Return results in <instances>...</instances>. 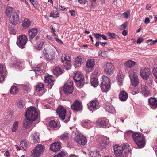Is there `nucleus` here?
I'll list each match as a JSON object with an SVG mask.
<instances>
[{"mask_svg":"<svg viewBox=\"0 0 157 157\" xmlns=\"http://www.w3.org/2000/svg\"><path fill=\"white\" fill-rule=\"evenodd\" d=\"M56 50L52 45L47 44L44 45V49L42 52L44 55V59L46 60L50 61L56 57Z\"/></svg>","mask_w":157,"mask_h":157,"instance_id":"1","label":"nucleus"},{"mask_svg":"<svg viewBox=\"0 0 157 157\" xmlns=\"http://www.w3.org/2000/svg\"><path fill=\"white\" fill-rule=\"evenodd\" d=\"M133 139L139 148L143 147L146 144L145 138L144 135L140 133L135 132L132 135Z\"/></svg>","mask_w":157,"mask_h":157,"instance_id":"2","label":"nucleus"},{"mask_svg":"<svg viewBox=\"0 0 157 157\" xmlns=\"http://www.w3.org/2000/svg\"><path fill=\"white\" fill-rule=\"evenodd\" d=\"M25 116L26 118L34 121L37 119L38 113L35 107H31L26 111Z\"/></svg>","mask_w":157,"mask_h":157,"instance_id":"3","label":"nucleus"},{"mask_svg":"<svg viewBox=\"0 0 157 157\" xmlns=\"http://www.w3.org/2000/svg\"><path fill=\"white\" fill-rule=\"evenodd\" d=\"M110 80L109 77L105 75L102 76V81L101 84L100 85L102 91H108L110 89Z\"/></svg>","mask_w":157,"mask_h":157,"instance_id":"4","label":"nucleus"},{"mask_svg":"<svg viewBox=\"0 0 157 157\" xmlns=\"http://www.w3.org/2000/svg\"><path fill=\"white\" fill-rule=\"evenodd\" d=\"M56 112L60 119L62 120L65 119L64 121V122H67L69 121L70 117L69 116L65 117L66 110L63 107L61 106L59 107L56 110Z\"/></svg>","mask_w":157,"mask_h":157,"instance_id":"5","label":"nucleus"},{"mask_svg":"<svg viewBox=\"0 0 157 157\" xmlns=\"http://www.w3.org/2000/svg\"><path fill=\"white\" fill-rule=\"evenodd\" d=\"M71 59L67 54H64L61 57L62 62L63 63L64 67L67 70L71 68Z\"/></svg>","mask_w":157,"mask_h":157,"instance_id":"6","label":"nucleus"},{"mask_svg":"<svg viewBox=\"0 0 157 157\" xmlns=\"http://www.w3.org/2000/svg\"><path fill=\"white\" fill-rule=\"evenodd\" d=\"M74 88L73 81L69 80L63 87V91L66 94H69L72 93Z\"/></svg>","mask_w":157,"mask_h":157,"instance_id":"7","label":"nucleus"},{"mask_svg":"<svg viewBox=\"0 0 157 157\" xmlns=\"http://www.w3.org/2000/svg\"><path fill=\"white\" fill-rule=\"evenodd\" d=\"M44 147L40 144H38L32 150V155L34 157H38L43 152Z\"/></svg>","mask_w":157,"mask_h":157,"instance_id":"8","label":"nucleus"},{"mask_svg":"<svg viewBox=\"0 0 157 157\" xmlns=\"http://www.w3.org/2000/svg\"><path fill=\"white\" fill-rule=\"evenodd\" d=\"M28 40L27 36L25 35H19L18 36L17 44L21 48H23L25 46Z\"/></svg>","mask_w":157,"mask_h":157,"instance_id":"9","label":"nucleus"},{"mask_svg":"<svg viewBox=\"0 0 157 157\" xmlns=\"http://www.w3.org/2000/svg\"><path fill=\"white\" fill-rule=\"evenodd\" d=\"M129 77L131 84L134 87L137 86L139 83L137 73L134 72H132L129 74Z\"/></svg>","mask_w":157,"mask_h":157,"instance_id":"10","label":"nucleus"},{"mask_svg":"<svg viewBox=\"0 0 157 157\" xmlns=\"http://www.w3.org/2000/svg\"><path fill=\"white\" fill-rule=\"evenodd\" d=\"M114 154L115 155L117 156L120 157L122 156L123 157H125V155L123 150V148L121 146L118 145H115L113 147Z\"/></svg>","mask_w":157,"mask_h":157,"instance_id":"11","label":"nucleus"},{"mask_svg":"<svg viewBox=\"0 0 157 157\" xmlns=\"http://www.w3.org/2000/svg\"><path fill=\"white\" fill-rule=\"evenodd\" d=\"M71 109L75 111H80L82 109V105L81 102L77 100H75L71 105Z\"/></svg>","mask_w":157,"mask_h":157,"instance_id":"12","label":"nucleus"},{"mask_svg":"<svg viewBox=\"0 0 157 157\" xmlns=\"http://www.w3.org/2000/svg\"><path fill=\"white\" fill-rule=\"evenodd\" d=\"M10 22L13 25H17L19 22V15L16 12L12 14V15L8 17Z\"/></svg>","mask_w":157,"mask_h":157,"instance_id":"13","label":"nucleus"},{"mask_svg":"<svg viewBox=\"0 0 157 157\" xmlns=\"http://www.w3.org/2000/svg\"><path fill=\"white\" fill-rule=\"evenodd\" d=\"M141 77L144 79L147 80L149 78L150 74V70L147 67L141 68L140 72Z\"/></svg>","mask_w":157,"mask_h":157,"instance_id":"14","label":"nucleus"},{"mask_svg":"<svg viewBox=\"0 0 157 157\" xmlns=\"http://www.w3.org/2000/svg\"><path fill=\"white\" fill-rule=\"evenodd\" d=\"M114 71V67L113 64L110 63H107L104 66V71L107 74L110 75Z\"/></svg>","mask_w":157,"mask_h":157,"instance_id":"15","label":"nucleus"},{"mask_svg":"<svg viewBox=\"0 0 157 157\" xmlns=\"http://www.w3.org/2000/svg\"><path fill=\"white\" fill-rule=\"evenodd\" d=\"M75 141L78 144L84 145L87 143L86 138L82 135L78 134L75 138Z\"/></svg>","mask_w":157,"mask_h":157,"instance_id":"16","label":"nucleus"},{"mask_svg":"<svg viewBox=\"0 0 157 157\" xmlns=\"http://www.w3.org/2000/svg\"><path fill=\"white\" fill-rule=\"evenodd\" d=\"M90 106L88 107V109L92 111L97 109L100 107L99 103L97 100H94L90 101Z\"/></svg>","mask_w":157,"mask_h":157,"instance_id":"17","label":"nucleus"},{"mask_svg":"<svg viewBox=\"0 0 157 157\" xmlns=\"http://www.w3.org/2000/svg\"><path fill=\"white\" fill-rule=\"evenodd\" d=\"M28 36L30 40H32L37 35L38 33V29L33 28L28 30Z\"/></svg>","mask_w":157,"mask_h":157,"instance_id":"18","label":"nucleus"},{"mask_svg":"<svg viewBox=\"0 0 157 157\" xmlns=\"http://www.w3.org/2000/svg\"><path fill=\"white\" fill-rule=\"evenodd\" d=\"M54 81L53 77L52 75H48L45 77L44 82L45 83H48V87L49 89L53 86Z\"/></svg>","mask_w":157,"mask_h":157,"instance_id":"19","label":"nucleus"},{"mask_svg":"<svg viewBox=\"0 0 157 157\" xmlns=\"http://www.w3.org/2000/svg\"><path fill=\"white\" fill-rule=\"evenodd\" d=\"M83 76L81 73L77 72L74 75L73 78L75 82L80 84L82 83L83 79Z\"/></svg>","mask_w":157,"mask_h":157,"instance_id":"20","label":"nucleus"},{"mask_svg":"<svg viewBox=\"0 0 157 157\" xmlns=\"http://www.w3.org/2000/svg\"><path fill=\"white\" fill-rule=\"evenodd\" d=\"M84 61V58L82 56H77L75 59V64L74 65L75 68L80 67L81 66V64L83 63Z\"/></svg>","mask_w":157,"mask_h":157,"instance_id":"21","label":"nucleus"},{"mask_svg":"<svg viewBox=\"0 0 157 157\" xmlns=\"http://www.w3.org/2000/svg\"><path fill=\"white\" fill-rule=\"evenodd\" d=\"M109 142V140L108 138L106 137L103 138L100 144V148L102 150L106 149V147L108 146Z\"/></svg>","mask_w":157,"mask_h":157,"instance_id":"22","label":"nucleus"},{"mask_svg":"<svg viewBox=\"0 0 157 157\" xmlns=\"http://www.w3.org/2000/svg\"><path fill=\"white\" fill-rule=\"evenodd\" d=\"M61 148L60 142L54 143L51 145L50 149L53 152H56L59 151Z\"/></svg>","mask_w":157,"mask_h":157,"instance_id":"23","label":"nucleus"},{"mask_svg":"<svg viewBox=\"0 0 157 157\" xmlns=\"http://www.w3.org/2000/svg\"><path fill=\"white\" fill-rule=\"evenodd\" d=\"M149 105L153 109L157 108V99L154 97L150 98L148 100Z\"/></svg>","mask_w":157,"mask_h":157,"instance_id":"24","label":"nucleus"},{"mask_svg":"<svg viewBox=\"0 0 157 157\" xmlns=\"http://www.w3.org/2000/svg\"><path fill=\"white\" fill-rule=\"evenodd\" d=\"M119 97L121 101H125L128 98V94L125 91H122L120 92Z\"/></svg>","mask_w":157,"mask_h":157,"instance_id":"25","label":"nucleus"},{"mask_svg":"<svg viewBox=\"0 0 157 157\" xmlns=\"http://www.w3.org/2000/svg\"><path fill=\"white\" fill-rule=\"evenodd\" d=\"M63 70L59 66L55 67L53 70V74L57 76L63 73Z\"/></svg>","mask_w":157,"mask_h":157,"instance_id":"26","label":"nucleus"},{"mask_svg":"<svg viewBox=\"0 0 157 157\" xmlns=\"http://www.w3.org/2000/svg\"><path fill=\"white\" fill-rule=\"evenodd\" d=\"M105 110L111 113H113L115 110L114 107L111 104L108 103H105L104 105Z\"/></svg>","mask_w":157,"mask_h":157,"instance_id":"27","label":"nucleus"},{"mask_svg":"<svg viewBox=\"0 0 157 157\" xmlns=\"http://www.w3.org/2000/svg\"><path fill=\"white\" fill-rule=\"evenodd\" d=\"M6 72L3 69V65H0V82L3 81L5 78V75L6 74Z\"/></svg>","mask_w":157,"mask_h":157,"instance_id":"28","label":"nucleus"},{"mask_svg":"<svg viewBox=\"0 0 157 157\" xmlns=\"http://www.w3.org/2000/svg\"><path fill=\"white\" fill-rule=\"evenodd\" d=\"M108 120L107 119L99 120L97 122L103 128H106L108 125Z\"/></svg>","mask_w":157,"mask_h":157,"instance_id":"29","label":"nucleus"},{"mask_svg":"<svg viewBox=\"0 0 157 157\" xmlns=\"http://www.w3.org/2000/svg\"><path fill=\"white\" fill-rule=\"evenodd\" d=\"M141 92L144 95L147 96L149 94V92L148 90L147 87L145 85H142L141 86Z\"/></svg>","mask_w":157,"mask_h":157,"instance_id":"30","label":"nucleus"},{"mask_svg":"<svg viewBox=\"0 0 157 157\" xmlns=\"http://www.w3.org/2000/svg\"><path fill=\"white\" fill-rule=\"evenodd\" d=\"M136 62L132 60L127 61L124 63V65L127 67L131 68L133 67L136 65Z\"/></svg>","mask_w":157,"mask_h":157,"instance_id":"31","label":"nucleus"},{"mask_svg":"<svg viewBox=\"0 0 157 157\" xmlns=\"http://www.w3.org/2000/svg\"><path fill=\"white\" fill-rule=\"evenodd\" d=\"M31 25V21L28 18L24 19L22 23V26L25 29L28 28Z\"/></svg>","mask_w":157,"mask_h":157,"instance_id":"32","label":"nucleus"},{"mask_svg":"<svg viewBox=\"0 0 157 157\" xmlns=\"http://www.w3.org/2000/svg\"><path fill=\"white\" fill-rule=\"evenodd\" d=\"M5 12L6 16L9 17L12 15V13H15V12L13 11V8L8 6Z\"/></svg>","mask_w":157,"mask_h":157,"instance_id":"33","label":"nucleus"},{"mask_svg":"<svg viewBox=\"0 0 157 157\" xmlns=\"http://www.w3.org/2000/svg\"><path fill=\"white\" fill-rule=\"evenodd\" d=\"M26 118V119L24 121L23 125L25 128H27L30 126L32 122L33 121H31V120L27 119V118Z\"/></svg>","mask_w":157,"mask_h":157,"instance_id":"34","label":"nucleus"},{"mask_svg":"<svg viewBox=\"0 0 157 157\" xmlns=\"http://www.w3.org/2000/svg\"><path fill=\"white\" fill-rule=\"evenodd\" d=\"M95 64V62L94 59H89L86 62V66L88 68L93 67Z\"/></svg>","mask_w":157,"mask_h":157,"instance_id":"35","label":"nucleus"},{"mask_svg":"<svg viewBox=\"0 0 157 157\" xmlns=\"http://www.w3.org/2000/svg\"><path fill=\"white\" fill-rule=\"evenodd\" d=\"M69 137V134L68 133H64L62 134L59 136V139L61 140L66 141L68 139Z\"/></svg>","mask_w":157,"mask_h":157,"instance_id":"36","label":"nucleus"},{"mask_svg":"<svg viewBox=\"0 0 157 157\" xmlns=\"http://www.w3.org/2000/svg\"><path fill=\"white\" fill-rule=\"evenodd\" d=\"M18 91V88L15 86H12L10 90V93L12 95H14L17 94Z\"/></svg>","mask_w":157,"mask_h":157,"instance_id":"37","label":"nucleus"},{"mask_svg":"<svg viewBox=\"0 0 157 157\" xmlns=\"http://www.w3.org/2000/svg\"><path fill=\"white\" fill-rule=\"evenodd\" d=\"M17 107L20 109H22L25 108V105L24 101L22 100L18 101L17 104Z\"/></svg>","mask_w":157,"mask_h":157,"instance_id":"38","label":"nucleus"},{"mask_svg":"<svg viewBox=\"0 0 157 157\" xmlns=\"http://www.w3.org/2000/svg\"><path fill=\"white\" fill-rule=\"evenodd\" d=\"M44 89V85L42 83H39L36 86V90L37 92L43 90Z\"/></svg>","mask_w":157,"mask_h":157,"instance_id":"39","label":"nucleus"},{"mask_svg":"<svg viewBox=\"0 0 157 157\" xmlns=\"http://www.w3.org/2000/svg\"><path fill=\"white\" fill-rule=\"evenodd\" d=\"M19 122L15 121L14 122L12 127L11 130L13 132H15L16 131L18 127Z\"/></svg>","mask_w":157,"mask_h":157,"instance_id":"40","label":"nucleus"},{"mask_svg":"<svg viewBox=\"0 0 157 157\" xmlns=\"http://www.w3.org/2000/svg\"><path fill=\"white\" fill-rule=\"evenodd\" d=\"M90 157H101V155L97 151H90L89 152Z\"/></svg>","mask_w":157,"mask_h":157,"instance_id":"41","label":"nucleus"},{"mask_svg":"<svg viewBox=\"0 0 157 157\" xmlns=\"http://www.w3.org/2000/svg\"><path fill=\"white\" fill-rule=\"evenodd\" d=\"M49 125L51 127L56 128L57 127V121L54 120H52L49 121Z\"/></svg>","mask_w":157,"mask_h":157,"instance_id":"42","label":"nucleus"},{"mask_svg":"<svg viewBox=\"0 0 157 157\" xmlns=\"http://www.w3.org/2000/svg\"><path fill=\"white\" fill-rule=\"evenodd\" d=\"M90 82L92 86L94 87H96L98 85V81L96 78H93Z\"/></svg>","mask_w":157,"mask_h":157,"instance_id":"43","label":"nucleus"},{"mask_svg":"<svg viewBox=\"0 0 157 157\" xmlns=\"http://www.w3.org/2000/svg\"><path fill=\"white\" fill-rule=\"evenodd\" d=\"M22 62L21 60L18 59L16 60L15 63L14 64V66L15 67H18L19 69L22 68Z\"/></svg>","mask_w":157,"mask_h":157,"instance_id":"44","label":"nucleus"},{"mask_svg":"<svg viewBox=\"0 0 157 157\" xmlns=\"http://www.w3.org/2000/svg\"><path fill=\"white\" fill-rule=\"evenodd\" d=\"M123 148V150L125 155L129 152V149L130 147L128 144H127L124 145L122 147Z\"/></svg>","mask_w":157,"mask_h":157,"instance_id":"45","label":"nucleus"},{"mask_svg":"<svg viewBox=\"0 0 157 157\" xmlns=\"http://www.w3.org/2000/svg\"><path fill=\"white\" fill-rule=\"evenodd\" d=\"M28 142L26 140L22 141L21 142L20 145L24 150L26 149L28 146Z\"/></svg>","mask_w":157,"mask_h":157,"instance_id":"46","label":"nucleus"},{"mask_svg":"<svg viewBox=\"0 0 157 157\" xmlns=\"http://www.w3.org/2000/svg\"><path fill=\"white\" fill-rule=\"evenodd\" d=\"M56 8V10L57 11H66L67 10V9L63 7L62 6H60V5H57L56 6H53Z\"/></svg>","mask_w":157,"mask_h":157,"instance_id":"47","label":"nucleus"},{"mask_svg":"<svg viewBox=\"0 0 157 157\" xmlns=\"http://www.w3.org/2000/svg\"><path fill=\"white\" fill-rule=\"evenodd\" d=\"M59 16V14L57 11H52L50 13V17L55 18L58 17Z\"/></svg>","mask_w":157,"mask_h":157,"instance_id":"48","label":"nucleus"},{"mask_svg":"<svg viewBox=\"0 0 157 157\" xmlns=\"http://www.w3.org/2000/svg\"><path fill=\"white\" fill-rule=\"evenodd\" d=\"M33 142L35 143H38L40 142V138L37 135H33Z\"/></svg>","mask_w":157,"mask_h":157,"instance_id":"49","label":"nucleus"},{"mask_svg":"<svg viewBox=\"0 0 157 157\" xmlns=\"http://www.w3.org/2000/svg\"><path fill=\"white\" fill-rule=\"evenodd\" d=\"M43 44L44 42L42 41H39V42H37L36 45V49L37 50H40L42 49Z\"/></svg>","mask_w":157,"mask_h":157,"instance_id":"50","label":"nucleus"},{"mask_svg":"<svg viewBox=\"0 0 157 157\" xmlns=\"http://www.w3.org/2000/svg\"><path fill=\"white\" fill-rule=\"evenodd\" d=\"M108 34L109 36L113 38H114L117 39L119 38L118 36L116 35L113 33L108 32Z\"/></svg>","mask_w":157,"mask_h":157,"instance_id":"51","label":"nucleus"},{"mask_svg":"<svg viewBox=\"0 0 157 157\" xmlns=\"http://www.w3.org/2000/svg\"><path fill=\"white\" fill-rule=\"evenodd\" d=\"M9 29L10 31V33L11 34H15L16 33V29L12 27L11 25L9 26Z\"/></svg>","mask_w":157,"mask_h":157,"instance_id":"52","label":"nucleus"},{"mask_svg":"<svg viewBox=\"0 0 157 157\" xmlns=\"http://www.w3.org/2000/svg\"><path fill=\"white\" fill-rule=\"evenodd\" d=\"M65 155L64 152L62 151L58 154L55 155L54 157H64Z\"/></svg>","mask_w":157,"mask_h":157,"instance_id":"53","label":"nucleus"},{"mask_svg":"<svg viewBox=\"0 0 157 157\" xmlns=\"http://www.w3.org/2000/svg\"><path fill=\"white\" fill-rule=\"evenodd\" d=\"M33 70L36 74H39L40 73V68L39 66H37L36 67H34Z\"/></svg>","mask_w":157,"mask_h":157,"instance_id":"54","label":"nucleus"},{"mask_svg":"<svg viewBox=\"0 0 157 157\" xmlns=\"http://www.w3.org/2000/svg\"><path fill=\"white\" fill-rule=\"evenodd\" d=\"M98 56H100L104 57L106 56V55L105 52L102 51L101 50H100L99 51L98 53Z\"/></svg>","mask_w":157,"mask_h":157,"instance_id":"55","label":"nucleus"},{"mask_svg":"<svg viewBox=\"0 0 157 157\" xmlns=\"http://www.w3.org/2000/svg\"><path fill=\"white\" fill-rule=\"evenodd\" d=\"M93 35L94 36L96 39L98 41L99 40H100L101 34L100 33H94L93 34Z\"/></svg>","mask_w":157,"mask_h":157,"instance_id":"56","label":"nucleus"},{"mask_svg":"<svg viewBox=\"0 0 157 157\" xmlns=\"http://www.w3.org/2000/svg\"><path fill=\"white\" fill-rule=\"evenodd\" d=\"M153 73L155 78L157 79V68H155L153 70Z\"/></svg>","mask_w":157,"mask_h":157,"instance_id":"57","label":"nucleus"},{"mask_svg":"<svg viewBox=\"0 0 157 157\" xmlns=\"http://www.w3.org/2000/svg\"><path fill=\"white\" fill-rule=\"evenodd\" d=\"M127 23L125 22L121 26V29L122 30L124 29L127 26Z\"/></svg>","mask_w":157,"mask_h":157,"instance_id":"58","label":"nucleus"},{"mask_svg":"<svg viewBox=\"0 0 157 157\" xmlns=\"http://www.w3.org/2000/svg\"><path fill=\"white\" fill-rule=\"evenodd\" d=\"M50 28L52 29L51 33L54 36H56V35L55 33V29L53 28L52 25H51V26H50Z\"/></svg>","mask_w":157,"mask_h":157,"instance_id":"59","label":"nucleus"},{"mask_svg":"<svg viewBox=\"0 0 157 157\" xmlns=\"http://www.w3.org/2000/svg\"><path fill=\"white\" fill-rule=\"evenodd\" d=\"M123 14L124 18H128V16L130 14V13L127 11L126 12L124 13Z\"/></svg>","mask_w":157,"mask_h":157,"instance_id":"60","label":"nucleus"},{"mask_svg":"<svg viewBox=\"0 0 157 157\" xmlns=\"http://www.w3.org/2000/svg\"><path fill=\"white\" fill-rule=\"evenodd\" d=\"M69 12L70 13V15L72 16H75V13L74 10H69Z\"/></svg>","mask_w":157,"mask_h":157,"instance_id":"61","label":"nucleus"},{"mask_svg":"<svg viewBox=\"0 0 157 157\" xmlns=\"http://www.w3.org/2000/svg\"><path fill=\"white\" fill-rule=\"evenodd\" d=\"M4 155L6 157L10 156V153L9 152V151L8 150H7L4 153Z\"/></svg>","mask_w":157,"mask_h":157,"instance_id":"62","label":"nucleus"},{"mask_svg":"<svg viewBox=\"0 0 157 157\" xmlns=\"http://www.w3.org/2000/svg\"><path fill=\"white\" fill-rule=\"evenodd\" d=\"M143 41V39L141 38H139L137 39V44H140Z\"/></svg>","mask_w":157,"mask_h":157,"instance_id":"63","label":"nucleus"},{"mask_svg":"<svg viewBox=\"0 0 157 157\" xmlns=\"http://www.w3.org/2000/svg\"><path fill=\"white\" fill-rule=\"evenodd\" d=\"M40 39V37L38 36H35V38L34 41L35 42H39V40Z\"/></svg>","mask_w":157,"mask_h":157,"instance_id":"64","label":"nucleus"}]
</instances>
